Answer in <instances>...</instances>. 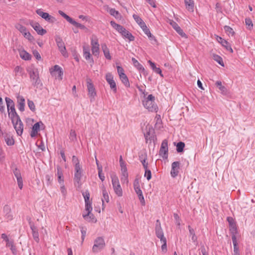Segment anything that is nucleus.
Masks as SVG:
<instances>
[{
  "instance_id": "obj_1",
  "label": "nucleus",
  "mask_w": 255,
  "mask_h": 255,
  "mask_svg": "<svg viewBox=\"0 0 255 255\" xmlns=\"http://www.w3.org/2000/svg\"><path fill=\"white\" fill-rule=\"evenodd\" d=\"M110 23L112 27L120 33L124 38L128 39L129 41L134 40V36L123 26L116 23L114 21H111Z\"/></svg>"
},
{
  "instance_id": "obj_2",
  "label": "nucleus",
  "mask_w": 255,
  "mask_h": 255,
  "mask_svg": "<svg viewBox=\"0 0 255 255\" xmlns=\"http://www.w3.org/2000/svg\"><path fill=\"white\" fill-rule=\"evenodd\" d=\"M5 101L6 104L8 116L11 120L19 117L15 111L14 102L8 97H5Z\"/></svg>"
},
{
  "instance_id": "obj_3",
  "label": "nucleus",
  "mask_w": 255,
  "mask_h": 255,
  "mask_svg": "<svg viewBox=\"0 0 255 255\" xmlns=\"http://www.w3.org/2000/svg\"><path fill=\"white\" fill-rule=\"evenodd\" d=\"M111 178L115 193L118 197H122L123 195V192L118 176L115 173H113L111 175Z\"/></svg>"
},
{
  "instance_id": "obj_4",
  "label": "nucleus",
  "mask_w": 255,
  "mask_h": 255,
  "mask_svg": "<svg viewBox=\"0 0 255 255\" xmlns=\"http://www.w3.org/2000/svg\"><path fill=\"white\" fill-rule=\"evenodd\" d=\"M155 98L152 95H149L147 98L143 101V105L145 108L150 112H156L157 105L154 102Z\"/></svg>"
},
{
  "instance_id": "obj_5",
  "label": "nucleus",
  "mask_w": 255,
  "mask_h": 255,
  "mask_svg": "<svg viewBox=\"0 0 255 255\" xmlns=\"http://www.w3.org/2000/svg\"><path fill=\"white\" fill-rule=\"evenodd\" d=\"M28 73L30 81L33 86L38 85L39 83V72L37 69L33 66L28 67L26 69Z\"/></svg>"
},
{
  "instance_id": "obj_6",
  "label": "nucleus",
  "mask_w": 255,
  "mask_h": 255,
  "mask_svg": "<svg viewBox=\"0 0 255 255\" xmlns=\"http://www.w3.org/2000/svg\"><path fill=\"white\" fill-rule=\"evenodd\" d=\"M106 244L104 238L102 237H97L94 241L92 252L94 253H98L103 250Z\"/></svg>"
},
{
  "instance_id": "obj_7",
  "label": "nucleus",
  "mask_w": 255,
  "mask_h": 255,
  "mask_svg": "<svg viewBox=\"0 0 255 255\" xmlns=\"http://www.w3.org/2000/svg\"><path fill=\"white\" fill-rule=\"evenodd\" d=\"M49 71L52 76L59 80L62 79L63 72L62 68L59 65H55L49 69Z\"/></svg>"
},
{
  "instance_id": "obj_8",
  "label": "nucleus",
  "mask_w": 255,
  "mask_h": 255,
  "mask_svg": "<svg viewBox=\"0 0 255 255\" xmlns=\"http://www.w3.org/2000/svg\"><path fill=\"white\" fill-rule=\"evenodd\" d=\"M12 123L17 134L21 135L23 133V125L19 117L11 120Z\"/></svg>"
},
{
  "instance_id": "obj_9",
  "label": "nucleus",
  "mask_w": 255,
  "mask_h": 255,
  "mask_svg": "<svg viewBox=\"0 0 255 255\" xmlns=\"http://www.w3.org/2000/svg\"><path fill=\"white\" fill-rule=\"evenodd\" d=\"M87 84L88 96L90 98V101L93 102L95 100V97L96 96L95 88L90 79H87Z\"/></svg>"
},
{
  "instance_id": "obj_10",
  "label": "nucleus",
  "mask_w": 255,
  "mask_h": 255,
  "mask_svg": "<svg viewBox=\"0 0 255 255\" xmlns=\"http://www.w3.org/2000/svg\"><path fill=\"white\" fill-rule=\"evenodd\" d=\"M58 13L65 19H66L67 21H68L71 24L73 25L78 27L81 29H87L86 26L82 24H80L78 22H77L75 20L70 17L69 16L65 13L63 11L61 10H59Z\"/></svg>"
},
{
  "instance_id": "obj_11",
  "label": "nucleus",
  "mask_w": 255,
  "mask_h": 255,
  "mask_svg": "<svg viewBox=\"0 0 255 255\" xmlns=\"http://www.w3.org/2000/svg\"><path fill=\"white\" fill-rule=\"evenodd\" d=\"M91 45L92 47V54L95 56H98L100 53L99 44L98 39L96 36H92L91 38Z\"/></svg>"
},
{
  "instance_id": "obj_12",
  "label": "nucleus",
  "mask_w": 255,
  "mask_h": 255,
  "mask_svg": "<svg viewBox=\"0 0 255 255\" xmlns=\"http://www.w3.org/2000/svg\"><path fill=\"white\" fill-rule=\"evenodd\" d=\"M55 41L58 47L59 50L60 51L62 55L65 57L68 56V53L66 51L65 44L62 40V39L59 36H57L55 37Z\"/></svg>"
},
{
  "instance_id": "obj_13",
  "label": "nucleus",
  "mask_w": 255,
  "mask_h": 255,
  "mask_svg": "<svg viewBox=\"0 0 255 255\" xmlns=\"http://www.w3.org/2000/svg\"><path fill=\"white\" fill-rule=\"evenodd\" d=\"M168 141L167 139H164L161 144L159 151V155L164 159L168 158Z\"/></svg>"
},
{
  "instance_id": "obj_14",
  "label": "nucleus",
  "mask_w": 255,
  "mask_h": 255,
  "mask_svg": "<svg viewBox=\"0 0 255 255\" xmlns=\"http://www.w3.org/2000/svg\"><path fill=\"white\" fill-rule=\"evenodd\" d=\"M106 80L110 85L111 89L114 93L117 91L116 83L114 79V77L111 73H108L106 75Z\"/></svg>"
},
{
  "instance_id": "obj_15",
  "label": "nucleus",
  "mask_w": 255,
  "mask_h": 255,
  "mask_svg": "<svg viewBox=\"0 0 255 255\" xmlns=\"http://www.w3.org/2000/svg\"><path fill=\"white\" fill-rule=\"evenodd\" d=\"M36 12L38 15L48 22H53L55 20L54 17L49 15L47 12H43L41 9H37Z\"/></svg>"
},
{
  "instance_id": "obj_16",
  "label": "nucleus",
  "mask_w": 255,
  "mask_h": 255,
  "mask_svg": "<svg viewBox=\"0 0 255 255\" xmlns=\"http://www.w3.org/2000/svg\"><path fill=\"white\" fill-rule=\"evenodd\" d=\"M13 173L16 178L19 188L22 189L23 188V179L20 170L15 167L13 169Z\"/></svg>"
},
{
  "instance_id": "obj_17",
  "label": "nucleus",
  "mask_w": 255,
  "mask_h": 255,
  "mask_svg": "<svg viewBox=\"0 0 255 255\" xmlns=\"http://www.w3.org/2000/svg\"><path fill=\"white\" fill-rule=\"evenodd\" d=\"M75 174H74V181L77 183H79L82 175V167L80 165H75Z\"/></svg>"
},
{
  "instance_id": "obj_18",
  "label": "nucleus",
  "mask_w": 255,
  "mask_h": 255,
  "mask_svg": "<svg viewBox=\"0 0 255 255\" xmlns=\"http://www.w3.org/2000/svg\"><path fill=\"white\" fill-rule=\"evenodd\" d=\"M155 230L156 236L160 240L166 239L164 236L163 232L159 220H156Z\"/></svg>"
},
{
  "instance_id": "obj_19",
  "label": "nucleus",
  "mask_w": 255,
  "mask_h": 255,
  "mask_svg": "<svg viewBox=\"0 0 255 255\" xmlns=\"http://www.w3.org/2000/svg\"><path fill=\"white\" fill-rule=\"evenodd\" d=\"M30 24L38 34L43 35L46 33V30L43 29L38 23L32 21Z\"/></svg>"
},
{
  "instance_id": "obj_20",
  "label": "nucleus",
  "mask_w": 255,
  "mask_h": 255,
  "mask_svg": "<svg viewBox=\"0 0 255 255\" xmlns=\"http://www.w3.org/2000/svg\"><path fill=\"white\" fill-rule=\"evenodd\" d=\"M179 166L180 162L178 161H174L172 163L170 174L172 177L177 176L179 173Z\"/></svg>"
},
{
  "instance_id": "obj_21",
  "label": "nucleus",
  "mask_w": 255,
  "mask_h": 255,
  "mask_svg": "<svg viewBox=\"0 0 255 255\" xmlns=\"http://www.w3.org/2000/svg\"><path fill=\"white\" fill-rule=\"evenodd\" d=\"M169 23L180 36L183 37H186V34L176 22L173 20H170Z\"/></svg>"
},
{
  "instance_id": "obj_22",
  "label": "nucleus",
  "mask_w": 255,
  "mask_h": 255,
  "mask_svg": "<svg viewBox=\"0 0 255 255\" xmlns=\"http://www.w3.org/2000/svg\"><path fill=\"white\" fill-rule=\"evenodd\" d=\"M101 189L102 193V205L104 206V202H106L108 203L109 202V196L108 191L107 190L104 184H102L101 186Z\"/></svg>"
},
{
  "instance_id": "obj_23",
  "label": "nucleus",
  "mask_w": 255,
  "mask_h": 255,
  "mask_svg": "<svg viewBox=\"0 0 255 255\" xmlns=\"http://www.w3.org/2000/svg\"><path fill=\"white\" fill-rule=\"evenodd\" d=\"M40 126H43V124L42 122H37L32 126V129L30 134L31 137L36 136L38 133V132L40 130Z\"/></svg>"
},
{
  "instance_id": "obj_24",
  "label": "nucleus",
  "mask_w": 255,
  "mask_h": 255,
  "mask_svg": "<svg viewBox=\"0 0 255 255\" xmlns=\"http://www.w3.org/2000/svg\"><path fill=\"white\" fill-rule=\"evenodd\" d=\"M216 40L220 43L223 46L225 47L227 50L230 51L231 53L233 52V50L231 45L227 41L218 35H216Z\"/></svg>"
},
{
  "instance_id": "obj_25",
  "label": "nucleus",
  "mask_w": 255,
  "mask_h": 255,
  "mask_svg": "<svg viewBox=\"0 0 255 255\" xmlns=\"http://www.w3.org/2000/svg\"><path fill=\"white\" fill-rule=\"evenodd\" d=\"M3 211L4 214V216L8 220H11L13 219V216L11 214V208L8 205L4 206Z\"/></svg>"
},
{
  "instance_id": "obj_26",
  "label": "nucleus",
  "mask_w": 255,
  "mask_h": 255,
  "mask_svg": "<svg viewBox=\"0 0 255 255\" xmlns=\"http://www.w3.org/2000/svg\"><path fill=\"white\" fill-rule=\"evenodd\" d=\"M232 240L233 241V244L234 246V252H233V255H240V252H239V249L238 247V243L237 240L236 236L235 235H233L232 236Z\"/></svg>"
},
{
  "instance_id": "obj_27",
  "label": "nucleus",
  "mask_w": 255,
  "mask_h": 255,
  "mask_svg": "<svg viewBox=\"0 0 255 255\" xmlns=\"http://www.w3.org/2000/svg\"><path fill=\"white\" fill-rule=\"evenodd\" d=\"M18 109L21 112L24 111L25 99L22 96H18L17 97Z\"/></svg>"
},
{
  "instance_id": "obj_28",
  "label": "nucleus",
  "mask_w": 255,
  "mask_h": 255,
  "mask_svg": "<svg viewBox=\"0 0 255 255\" xmlns=\"http://www.w3.org/2000/svg\"><path fill=\"white\" fill-rule=\"evenodd\" d=\"M83 217L84 218L85 220L89 222L96 223L97 221L96 218L95 217L94 215L91 213L89 214H88V213H83Z\"/></svg>"
},
{
  "instance_id": "obj_29",
  "label": "nucleus",
  "mask_w": 255,
  "mask_h": 255,
  "mask_svg": "<svg viewBox=\"0 0 255 255\" xmlns=\"http://www.w3.org/2000/svg\"><path fill=\"white\" fill-rule=\"evenodd\" d=\"M102 49L105 58L108 60H111L112 57L110 55L109 49L105 43L102 44Z\"/></svg>"
},
{
  "instance_id": "obj_30",
  "label": "nucleus",
  "mask_w": 255,
  "mask_h": 255,
  "mask_svg": "<svg viewBox=\"0 0 255 255\" xmlns=\"http://www.w3.org/2000/svg\"><path fill=\"white\" fill-rule=\"evenodd\" d=\"M215 85L220 90L221 93L223 95H226L228 93L227 89L226 88L222 85V82L220 81H217Z\"/></svg>"
},
{
  "instance_id": "obj_31",
  "label": "nucleus",
  "mask_w": 255,
  "mask_h": 255,
  "mask_svg": "<svg viewBox=\"0 0 255 255\" xmlns=\"http://www.w3.org/2000/svg\"><path fill=\"white\" fill-rule=\"evenodd\" d=\"M184 2L186 8L188 11H193L194 10V1L193 0H184Z\"/></svg>"
},
{
  "instance_id": "obj_32",
  "label": "nucleus",
  "mask_w": 255,
  "mask_h": 255,
  "mask_svg": "<svg viewBox=\"0 0 255 255\" xmlns=\"http://www.w3.org/2000/svg\"><path fill=\"white\" fill-rule=\"evenodd\" d=\"M131 60L134 67H135L140 72H144V67L138 62L137 60H136L134 58H132Z\"/></svg>"
},
{
  "instance_id": "obj_33",
  "label": "nucleus",
  "mask_w": 255,
  "mask_h": 255,
  "mask_svg": "<svg viewBox=\"0 0 255 255\" xmlns=\"http://www.w3.org/2000/svg\"><path fill=\"white\" fill-rule=\"evenodd\" d=\"M190 237H191L192 241L195 244H197V237L196 236L194 230L190 226H188Z\"/></svg>"
},
{
  "instance_id": "obj_34",
  "label": "nucleus",
  "mask_w": 255,
  "mask_h": 255,
  "mask_svg": "<svg viewBox=\"0 0 255 255\" xmlns=\"http://www.w3.org/2000/svg\"><path fill=\"white\" fill-rule=\"evenodd\" d=\"M19 55L22 59L25 60H29L31 59L30 54L24 50L19 51Z\"/></svg>"
},
{
  "instance_id": "obj_35",
  "label": "nucleus",
  "mask_w": 255,
  "mask_h": 255,
  "mask_svg": "<svg viewBox=\"0 0 255 255\" xmlns=\"http://www.w3.org/2000/svg\"><path fill=\"white\" fill-rule=\"evenodd\" d=\"M133 187H134V189L137 195L142 193V191L141 190V189L140 188V185H139L138 180L137 179H135L134 181Z\"/></svg>"
},
{
  "instance_id": "obj_36",
  "label": "nucleus",
  "mask_w": 255,
  "mask_h": 255,
  "mask_svg": "<svg viewBox=\"0 0 255 255\" xmlns=\"http://www.w3.org/2000/svg\"><path fill=\"white\" fill-rule=\"evenodd\" d=\"M120 78L122 82V83L124 84V85L127 87H129L130 86V84L128 79V77L127 75L124 74L123 75H122L121 76H120Z\"/></svg>"
},
{
  "instance_id": "obj_37",
  "label": "nucleus",
  "mask_w": 255,
  "mask_h": 255,
  "mask_svg": "<svg viewBox=\"0 0 255 255\" xmlns=\"http://www.w3.org/2000/svg\"><path fill=\"white\" fill-rule=\"evenodd\" d=\"M4 139L7 145H12L14 143L12 136L9 134H6L4 136Z\"/></svg>"
},
{
  "instance_id": "obj_38",
  "label": "nucleus",
  "mask_w": 255,
  "mask_h": 255,
  "mask_svg": "<svg viewBox=\"0 0 255 255\" xmlns=\"http://www.w3.org/2000/svg\"><path fill=\"white\" fill-rule=\"evenodd\" d=\"M57 176L58 181L60 184H63L64 179L63 176V173L61 168L59 167H57Z\"/></svg>"
},
{
  "instance_id": "obj_39",
  "label": "nucleus",
  "mask_w": 255,
  "mask_h": 255,
  "mask_svg": "<svg viewBox=\"0 0 255 255\" xmlns=\"http://www.w3.org/2000/svg\"><path fill=\"white\" fill-rule=\"evenodd\" d=\"M31 229L32 231V236L34 240L36 242H38L39 241V234L38 231L36 230V228L34 226H31Z\"/></svg>"
},
{
  "instance_id": "obj_40",
  "label": "nucleus",
  "mask_w": 255,
  "mask_h": 255,
  "mask_svg": "<svg viewBox=\"0 0 255 255\" xmlns=\"http://www.w3.org/2000/svg\"><path fill=\"white\" fill-rule=\"evenodd\" d=\"M121 180L123 184H126L128 185V173H122Z\"/></svg>"
},
{
  "instance_id": "obj_41",
  "label": "nucleus",
  "mask_w": 255,
  "mask_h": 255,
  "mask_svg": "<svg viewBox=\"0 0 255 255\" xmlns=\"http://www.w3.org/2000/svg\"><path fill=\"white\" fill-rule=\"evenodd\" d=\"M213 58L215 61H216L217 62H218L222 66H223V67L224 66V64L223 59L221 57H220V56H219L218 55L214 54L213 55Z\"/></svg>"
},
{
  "instance_id": "obj_42",
  "label": "nucleus",
  "mask_w": 255,
  "mask_h": 255,
  "mask_svg": "<svg viewBox=\"0 0 255 255\" xmlns=\"http://www.w3.org/2000/svg\"><path fill=\"white\" fill-rule=\"evenodd\" d=\"M96 163L98 165L99 177L100 179L101 180V181H104L105 177L104 173H103L102 167H100L98 165L97 159H96Z\"/></svg>"
},
{
  "instance_id": "obj_43",
  "label": "nucleus",
  "mask_w": 255,
  "mask_h": 255,
  "mask_svg": "<svg viewBox=\"0 0 255 255\" xmlns=\"http://www.w3.org/2000/svg\"><path fill=\"white\" fill-rule=\"evenodd\" d=\"M185 147V143L183 142L180 141L176 145V150L178 152H181L183 151Z\"/></svg>"
},
{
  "instance_id": "obj_44",
  "label": "nucleus",
  "mask_w": 255,
  "mask_h": 255,
  "mask_svg": "<svg viewBox=\"0 0 255 255\" xmlns=\"http://www.w3.org/2000/svg\"><path fill=\"white\" fill-rule=\"evenodd\" d=\"M92 207L91 203L90 202H86L85 203V209L83 213H88V214H89L91 213L92 211Z\"/></svg>"
},
{
  "instance_id": "obj_45",
  "label": "nucleus",
  "mask_w": 255,
  "mask_h": 255,
  "mask_svg": "<svg viewBox=\"0 0 255 255\" xmlns=\"http://www.w3.org/2000/svg\"><path fill=\"white\" fill-rule=\"evenodd\" d=\"M245 23L248 29L251 30L253 29V24L252 20L250 18H247L245 19Z\"/></svg>"
},
{
  "instance_id": "obj_46",
  "label": "nucleus",
  "mask_w": 255,
  "mask_h": 255,
  "mask_svg": "<svg viewBox=\"0 0 255 255\" xmlns=\"http://www.w3.org/2000/svg\"><path fill=\"white\" fill-rule=\"evenodd\" d=\"M16 28L19 30L22 34L27 31L26 28L21 25V24L18 23L15 25Z\"/></svg>"
},
{
  "instance_id": "obj_47",
  "label": "nucleus",
  "mask_w": 255,
  "mask_h": 255,
  "mask_svg": "<svg viewBox=\"0 0 255 255\" xmlns=\"http://www.w3.org/2000/svg\"><path fill=\"white\" fill-rule=\"evenodd\" d=\"M69 138L72 141L77 140L76 133L74 130L71 129L70 131Z\"/></svg>"
},
{
  "instance_id": "obj_48",
  "label": "nucleus",
  "mask_w": 255,
  "mask_h": 255,
  "mask_svg": "<svg viewBox=\"0 0 255 255\" xmlns=\"http://www.w3.org/2000/svg\"><path fill=\"white\" fill-rule=\"evenodd\" d=\"M161 243L162 244L161 245V250L162 252L164 253H165L167 251V244H166V239H164L160 240Z\"/></svg>"
},
{
  "instance_id": "obj_49",
  "label": "nucleus",
  "mask_w": 255,
  "mask_h": 255,
  "mask_svg": "<svg viewBox=\"0 0 255 255\" xmlns=\"http://www.w3.org/2000/svg\"><path fill=\"white\" fill-rule=\"evenodd\" d=\"M14 72H15L16 75L18 74L22 75L23 74V68L19 66H17L14 68Z\"/></svg>"
},
{
  "instance_id": "obj_50",
  "label": "nucleus",
  "mask_w": 255,
  "mask_h": 255,
  "mask_svg": "<svg viewBox=\"0 0 255 255\" xmlns=\"http://www.w3.org/2000/svg\"><path fill=\"white\" fill-rule=\"evenodd\" d=\"M224 30L226 33L229 35L233 36L234 34L233 29L229 26H224Z\"/></svg>"
},
{
  "instance_id": "obj_51",
  "label": "nucleus",
  "mask_w": 255,
  "mask_h": 255,
  "mask_svg": "<svg viewBox=\"0 0 255 255\" xmlns=\"http://www.w3.org/2000/svg\"><path fill=\"white\" fill-rule=\"evenodd\" d=\"M23 35L24 36V37L25 38L28 39L29 41L32 42L34 40V37H33V36L31 35L30 33L28 31H26L25 32H24L23 34Z\"/></svg>"
},
{
  "instance_id": "obj_52",
  "label": "nucleus",
  "mask_w": 255,
  "mask_h": 255,
  "mask_svg": "<svg viewBox=\"0 0 255 255\" xmlns=\"http://www.w3.org/2000/svg\"><path fill=\"white\" fill-rule=\"evenodd\" d=\"M145 170V173H144V176L146 178V179L148 180H149L151 178V171L148 169V168H146V169Z\"/></svg>"
},
{
  "instance_id": "obj_53",
  "label": "nucleus",
  "mask_w": 255,
  "mask_h": 255,
  "mask_svg": "<svg viewBox=\"0 0 255 255\" xmlns=\"http://www.w3.org/2000/svg\"><path fill=\"white\" fill-rule=\"evenodd\" d=\"M109 12L111 15L115 16V17H117L118 15L119 14V11L114 8H110Z\"/></svg>"
},
{
  "instance_id": "obj_54",
  "label": "nucleus",
  "mask_w": 255,
  "mask_h": 255,
  "mask_svg": "<svg viewBox=\"0 0 255 255\" xmlns=\"http://www.w3.org/2000/svg\"><path fill=\"white\" fill-rule=\"evenodd\" d=\"M132 16H133V18H134V19L135 20V21L136 22V23L138 25L140 24L141 22H142L143 21L142 20V19L138 15H137L135 14H133Z\"/></svg>"
},
{
  "instance_id": "obj_55",
  "label": "nucleus",
  "mask_w": 255,
  "mask_h": 255,
  "mask_svg": "<svg viewBox=\"0 0 255 255\" xmlns=\"http://www.w3.org/2000/svg\"><path fill=\"white\" fill-rule=\"evenodd\" d=\"M27 104H28V106L29 108L33 112L35 111V105L32 101L28 100L27 101Z\"/></svg>"
},
{
  "instance_id": "obj_56",
  "label": "nucleus",
  "mask_w": 255,
  "mask_h": 255,
  "mask_svg": "<svg viewBox=\"0 0 255 255\" xmlns=\"http://www.w3.org/2000/svg\"><path fill=\"white\" fill-rule=\"evenodd\" d=\"M5 111V107L3 105L2 99L0 97V113H3Z\"/></svg>"
},
{
  "instance_id": "obj_57",
  "label": "nucleus",
  "mask_w": 255,
  "mask_h": 255,
  "mask_svg": "<svg viewBox=\"0 0 255 255\" xmlns=\"http://www.w3.org/2000/svg\"><path fill=\"white\" fill-rule=\"evenodd\" d=\"M61 184V186L60 187L61 192L63 196H65L67 194L66 189L64 185H63V184Z\"/></svg>"
},
{
  "instance_id": "obj_58",
  "label": "nucleus",
  "mask_w": 255,
  "mask_h": 255,
  "mask_svg": "<svg viewBox=\"0 0 255 255\" xmlns=\"http://www.w3.org/2000/svg\"><path fill=\"white\" fill-rule=\"evenodd\" d=\"M117 71H118V73L119 76L125 74L124 70L122 67H121L120 66H118L117 67Z\"/></svg>"
},
{
  "instance_id": "obj_59",
  "label": "nucleus",
  "mask_w": 255,
  "mask_h": 255,
  "mask_svg": "<svg viewBox=\"0 0 255 255\" xmlns=\"http://www.w3.org/2000/svg\"><path fill=\"white\" fill-rule=\"evenodd\" d=\"M173 215H174V219L176 221V224L178 226H180V218H179V216L176 213H174Z\"/></svg>"
},
{
  "instance_id": "obj_60",
  "label": "nucleus",
  "mask_w": 255,
  "mask_h": 255,
  "mask_svg": "<svg viewBox=\"0 0 255 255\" xmlns=\"http://www.w3.org/2000/svg\"><path fill=\"white\" fill-rule=\"evenodd\" d=\"M33 54L34 57L36 58V59L39 60L41 59V56L37 50H34L33 51Z\"/></svg>"
},
{
  "instance_id": "obj_61",
  "label": "nucleus",
  "mask_w": 255,
  "mask_h": 255,
  "mask_svg": "<svg viewBox=\"0 0 255 255\" xmlns=\"http://www.w3.org/2000/svg\"><path fill=\"white\" fill-rule=\"evenodd\" d=\"M83 55L84 57L87 60L90 59L91 58V55L90 52L86 51L85 52L83 53Z\"/></svg>"
},
{
  "instance_id": "obj_62",
  "label": "nucleus",
  "mask_w": 255,
  "mask_h": 255,
  "mask_svg": "<svg viewBox=\"0 0 255 255\" xmlns=\"http://www.w3.org/2000/svg\"><path fill=\"white\" fill-rule=\"evenodd\" d=\"M137 195L138 196L139 200H140L141 203L143 205H144V204H145V201H144V199L143 196L142 195V193H141V194H138Z\"/></svg>"
},
{
  "instance_id": "obj_63",
  "label": "nucleus",
  "mask_w": 255,
  "mask_h": 255,
  "mask_svg": "<svg viewBox=\"0 0 255 255\" xmlns=\"http://www.w3.org/2000/svg\"><path fill=\"white\" fill-rule=\"evenodd\" d=\"M72 162L75 164V165H77V164L80 165L78 158L75 155L72 157Z\"/></svg>"
},
{
  "instance_id": "obj_64",
  "label": "nucleus",
  "mask_w": 255,
  "mask_h": 255,
  "mask_svg": "<svg viewBox=\"0 0 255 255\" xmlns=\"http://www.w3.org/2000/svg\"><path fill=\"white\" fill-rule=\"evenodd\" d=\"M147 36L149 40L151 41L153 43H155L156 42V39L155 37L152 34H151V33L150 34L148 35Z\"/></svg>"
}]
</instances>
